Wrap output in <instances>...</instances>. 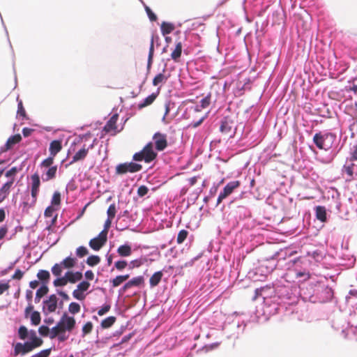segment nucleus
Instances as JSON below:
<instances>
[{"mask_svg": "<svg viewBox=\"0 0 357 357\" xmlns=\"http://www.w3.org/2000/svg\"><path fill=\"white\" fill-rule=\"evenodd\" d=\"M76 321L73 317L63 314L56 325L51 329L50 339L57 337L60 342H65L69 337L67 332L70 333L75 327Z\"/></svg>", "mask_w": 357, "mask_h": 357, "instance_id": "f257e3e1", "label": "nucleus"}, {"mask_svg": "<svg viewBox=\"0 0 357 357\" xmlns=\"http://www.w3.org/2000/svg\"><path fill=\"white\" fill-rule=\"evenodd\" d=\"M157 157V153L153 151V143L149 142L143 149L135 153L132 159L135 161L144 160L145 162H151Z\"/></svg>", "mask_w": 357, "mask_h": 357, "instance_id": "f03ea898", "label": "nucleus"}, {"mask_svg": "<svg viewBox=\"0 0 357 357\" xmlns=\"http://www.w3.org/2000/svg\"><path fill=\"white\" fill-rule=\"evenodd\" d=\"M77 260L75 257L68 256L63 259L60 263L55 264L52 267V273L54 276L59 277L63 271V269H70L74 268L77 264Z\"/></svg>", "mask_w": 357, "mask_h": 357, "instance_id": "7ed1b4c3", "label": "nucleus"}, {"mask_svg": "<svg viewBox=\"0 0 357 357\" xmlns=\"http://www.w3.org/2000/svg\"><path fill=\"white\" fill-rule=\"evenodd\" d=\"M335 139V135L331 133H316L313 137V142L319 149L327 150L331 147Z\"/></svg>", "mask_w": 357, "mask_h": 357, "instance_id": "20e7f679", "label": "nucleus"}, {"mask_svg": "<svg viewBox=\"0 0 357 357\" xmlns=\"http://www.w3.org/2000/svg\"><path fill=\"white\" fill-rule=\"evenodd\" d=\"M142 169V166L139 164L135 162H124L118 165L116 167V174H124L128 172L135 173L140 171Z\"/></svg>", "mask_w": 357, "mask_h": 357, "instance_id": "39448f33", "label": "nucleus"}, {"mask_svg": "<svg viewBox=\"0 0 357 357\" xmlns=\"http://www.w3.org/2000/svg\"><path fill=\"white\" fill-rule=\"evenodd\" d=\"M155 146L157 151H162L167 146V135L160 132H156L153 137Z\"/></svg>", "mask_w": 357, "mask_h": 357, "instance_id": "423d86ee", "label": "nucleus"}, {"mask_svg": "<svg viewBox=\"0 0 357 357\" xmlns=\"http://www.w3.org/2000/svg\"><path fill=\"white\" fill-rule=\"evenodd\" d=\"M107 237L105 236V234H99L96 238H93L89 241V246L96 251H98L107 242Z\"/></svg>", "mask_w": 357, "mask_h": 357, "instance_id": "0eeeda50", "label": "nucleus"}, {"mask_svg": "<svg viewBox=\"0 0 357 357\" xmlns=\"http://www.w3.org/2000/svg\"><path fill=\"white\" fill-rule=\"evenodd\" d=\"M31 197L33 202L35 203L37 199V196L39 192V188L40 185V180L38 174L35 173L31 176Z\"/></svg>", "mask_w": 357, "mask_h": 357, "instance_id": "6e6552de", "label": "nucleus"}, {"mask_svg": "<svg viewBox=\"0 0 357 357\" xmlns=\"http://www.w3.org/2000/svg\"><path fill=\"white\" fill-rule=\"evenodd\" d=\"M34 349L29 343V342H26L24 344L18 342L15 345L14 348V355L18 356L20 354L24 355L29 352H31Z\"/></svg>", "mask_w": 357, "mask_h": 357, "instance_id": "1a4fd4ad", "label": "nucleus"}, {"mask_svg": "<svg viewBox=\"0 0 357 357\" xmlns=\"http://www.w3.org/2000/svg\"><path fill=\"white\" fill-rule=\"evenodd\" d=\"M89 148L86 147L84 145L79 151H78L73 157L72 160L69 162V164L66 165V167L76 162L79 160H83L87 155L89 153Z\"/></svg>", "mask_w": 357, "mask_h": 357, "instance_id": "9d476101", "label": "nucleus"}, {"mask_svg": "<svg viewBox=\"0 0 357 357\" xmlns=\"http://www.w3.org/2000/svg\"><path fill=\"white\" fill-rule=\"evenodd\" d=\"M118 117L119 116L117 114H114L104 126L103 130L105 131L106 132H110L112 131L115 132L117 128L116 122L118 120Z\"/></svg>", "mask_w": 357, "mask_h": 357, "instance_id": "9b49d317", "label": "nucleus"}, {"mask_svg": "<svg viewBox=\"0 0 357 357\" xmlns=\"http://www.w3.org/2000/svg\"><path fill=\"white\" fill-rule=\"evenodd\" d=\"M57 301L56 296L52 294L49 296V298L44 302L49 312H55L57 307Z\"/></svg>", "mask_w": 357, "mask_h": 357, "instance_id": "f8f14e48", "label": "nucleus"}, {"mask_svg": "<svg viewBox=\"0 0 357 357\" xmlns=\"http://www.w3.org/2000/svg\"><path fill=\"white\" fill-rule=\"evenodd\" d=\"M47 169L42 175L43 181H48L56 178L57 172V166L54 165L51 167H47Z\"/></svg>", "mask_w": 357, "mask_h": 357, "instance_id": "ddd939ff", "label": "nucleus"}, {"mask_svg": "<svg viewBox=\"0 0 357 357\" xmlns=\"http://www.w3.org/2000/svg\"><path fill=\"white\" fill-rule=\"evenodd\" d=\"M65 274L68 282L72 284L76 283L77 282L81 280L83 278L82 273L79 271H67Z\"/></svg>", "mask_w": 357, "mask_h": 357, "instance_id": "4468645a", "label": "nucleus"}, {"mask_svg": "<svg viewBox=\"0 0 357 357\" xmlns=\"http://www.w3.org/2000/svg\"><path fill=\"white\" fill-rule=\"evenodd\" d=\"M22 140V137L20 134H17L10 137L6 144L5 148L2 149L3 151H6L10 149L15 144L19 143Z\"/></svg>", "mask_w": 357, "mask_h": 357, "instance_id": "2eb2a0df", "label": "nucleus"}, {"mask_svg": "<svg viewBox=\"0 0 357 357\" xmlns=\"http://www.w3.org/2000/svg\"><path fill=\"white\" fill-rule=\"evenodd\" d=\"M166 73V68L165 67L162 70V72L160 73H158L155 76V77L153 79V85L156 86H158L160 84L165 83L169 75H167L165 74Z\"/></svg>", "mask_w": 357, "mask_h": 357, "instance_id": "dca6fc26", "label": "nucleus"}, {"mask_svg": "<svg viewBox=\"0 0 357 357\" xmlns=\"http://www.w3.org/2000/svg\"><path fill=\"white\" fill-rule=\"evenodd\" d=\"M13 185V184H12V181L6 182L0 188V203L8 196Z\"/></svg>", "mask_w": 357, "mask_h": 357, "instance_id": "f3484780", "label": "nucleus"}, {"mask_svg": "<svg viewBox=\"0 0 357 357\" xmlns=\"http://www.w3.org/2000/svg\"><path fill=\"white\" fill-rule=\"evenodd\" d=\"M62 149L61 142L60 140H54L50 144V155L55 157Z\"/></svg>", "mask_w": 357, "mask_h": 357, "instance_id": "a211bd4d", "label": "nucleus"}, {"mask_svg": "<svg viewBox=\"0 0 357 357\" xmlns=\"http://www.w3.org/2000/svg\"><path fill=\"white\" fill-rule=\"evenodd\" d=\"M240 184H241V183L239 181H233L228 183L225 186V190H224L225 198L226 197H227L228 195H229L230 194H231L232 192L234 191V190L238 188L240 186Z\"/></svg>", "mask_w": 357, "mask_h": 357, "instance_id": "6ab92c4d", "label": "nucleus"}, {"mask_svg": "<svg viewBox=\"0 0 357 357\" xmlns=\"http://www.w3.org/2000/svg\"><path fill=\"white\" fill-rule=\"evenodd\" d=\"M144 282V279L143 276H137V277L133 278L123 286V289L126 290V289H129L133 286H135V287L139 286V285L142 284Z\"/></svg>", "mask_w": 357, "mask_h": 357, "instance_id": "aec40b11", "label": "nucleus"}, {"mask_svg": "<svg viewBox=\"0 0 357 357\" xmlns=\"http://www.w3.org/2000/svg\"><path fill=\"white\" fill-rule=\"evenodd\" d=\"M357 169V166L353 162H347L342 169V172L347 174L349 179L351 180L353 177L354 169Z\"/></svg>", "mask_w": 357, "mask_h": 357, "instance_id": "412c9836", "label": "nucleus"}, {"mask_svg": "<svg viewBox=\"0 0 357 357\" xmlns=\"http://www.w3.org/2000/svg\"><path fill=\"white\" fill-rule=\"evenodd\" d=\"M182 43L181 42H178L176 45V47L173 52L171 54V58L173 59L175 62H178L179 59L181 56L182 53Z\"/></svg>", "mask_w": 357, "mask_h": 357, "instance_id": "4be33fe9", "label": "nucleus"}, {"mask_svg": "<svg viewBox=\"0 0 357 357\" xmlns=\"http://www.w3.org/2000/svg\"><path fill=\"white\" fill-rule=\"evenodd\" d=\"M316 218L322 222L326 221V211L324 206H318L315 208Z\"/></svg>", "mask_w": 357, "mask_h": 357, "instance_id": "5701e85b", "label": "nucleus"}, {"mask_svg": "<svg viewBox=\"0 0 357 357\" xmlns=\"http://www.w3.org/2000/svg\"><path fill=\"white\" fill-rule=\"evenodd\" d=\"M117 253L121 257H128L132 254L131 246L128 244L122 245L118 248Z\"/></svg>", "mask_w": 357, "mask_h": 357, "instance_id": "b1692460", "label": "nucleus"}, {"mask_svg": "<svg viewBox=\"0 0 357 357\" xmlns=\"http://www.w3.org/2000/svg\"><path fill=\"white\" fill-rule=\"evenodd\" d=\"M175 29L174 25L172 23L163 22L161 24L160 29L161 33L163 36L167 35L172 32Z\"/></svg>", "mask_w": 357, "mask_h": 357, "instance_id": "393cba45", "label": "nucleus"}, {"mask_svg": "<svg viewBox=\"0 0 357 357\" xmlns=\"http://www.w3.org/2000/svg\"><path fill=\"white\" fill-rule=\"evenodd\" d=\"M154 39L155 36L153 34L151 38L150 41V47H149V56H148V63H147V67L150 68L152 65L153 62V58L154 54Z\"/></svg>", "mask_w": 357, "mask_h": 357, "instance_id": "a878e982", "label": "nucleus"}, {"mask_svg": "<svg viewBox=\"0 0 357 357\" xmlns=\"http://www.w3.org/2000/svg\"><path fill=\"white\" fill-rule=\"evenodd\" d=\"M162 271H158L155 272L149 280L150 285L151 287H155L157 286L159 282H160L162 278Z\"/></svg>", "mask_w": 357, "mask_h": 357, "instance_id": "bb28decb", "label": "nucleus"}, {"mask_svg": "<svg viewBox=\"0 0 357 357\" xmlns=\"http://www.w3.org/2000/svg\"><path fill=\"white\" fill-rule=\"evenodd\" d=\"M156 97H157L156 94H155V93L151 94L150 96L146 97L142 102L139 104L138 107L139 109H142V108H144L145 107H147V106L151 105L155 100Z\"/></svg>", "mask_w": 357, "mask_h": 357, "instance_id": "cd10ccee", "label": "nucleus"}, {"mask_svg": "<svg viewBox=\"0 0 357 357\" xmlns=\"http://www.w3.org/2000/svg\"><path fill=\"white\" fill-rule=\"evenodd\" d=\"M18 172V169L16 167H12L10 169L7 171L5 174L6 177L8 178L9 180L7 182H11L12 184H14L15 181V176Z\"/></svg>", "mask_w": 357, "mask_h": 357, "instance_id": "c85d7f7f", "label": "nucleus"}, {"mask_svg": "<svg viewBox=\"0 0 357 357\" xmlns=\"http://www.w3.org/2000/svg\"><path fill=\"white\" fill-rule=\"evenodd\" d=\"M116 319L114 316H110L101 321L100 326L102 328H110L116 321Z\"/></svg>", "mask_w": 357, "mask_h": 357, "instance_id": "c756f323", "label": "nucleus"}, {"mask_svg": "<svg viewBox=\"0 0 357 357\" xmlns=\"http://www.w3.org/2000/svg\"><path fill=\"white\" fill-rule=\"evenodd\" d=\"M129 278V275H119L112 280V286L116 287Z\"/></svg>", "mask_w": 357, "mask_h": 357, "instance_id": "7c9ffc66", "label": "nucleus"}, {"mask_svg": "<svg viewBox=\"0 0 357 357\" xmlns=\"http://www.w3.org/2000/svg\"><path fill=\"white\" fill-rule=\"evenodd\" d=\"M30 318L31 324L34 326H38L40 323L41 317L40 312L38 311H33Z\"/></svg>", "mask_w": 357, "mask_h": 357, "instance_id": "2f4dec72", "label": "nucleus"}, {"mask_svg": "<svg viewBox=\"0 0 357 357\" xmlns=\"http://www.w3.org/2000/svg\"><path fill=\"white\" fill-rule=\"evenodd\" d=\"M100 262V257L98 255H91L86 259V264L89 266H94Z\"/></svg>", "mask_w": 357, "mask_h": 357, "instance_id": "473e14b6", "label": "nucleus"}, {"mask_svg": "<svg viewBox=\"0 0 357 357\" xmlns=\"http://www.w3.org/2000/svg\"><path fill=\"white\" fill-rule=\"evenodd\" d=\"M54 160V157L50 155L48 158H45L42 161V162L40 165V168H47L53 167Z\"/></svg>", "mask_w": 357, "mask_h": 357, "instance_id": "72a5a7b5", "label": "nucleus"}, {"mask_svg": "<svg viewBox=\"0 0 357 357\" xmlns=\"http://www.w3.org/2000/svg\"><path fill=\"white\" fill-rule=\"evenodd\" d=\"M37 277L43 282H47L50 278V275L46 270H40L37 273Z\"/></svg>", "mask_w": 357, "mask_h": 357, "instance_id": "f704fd0d", "label": "nucleus"}, {"mask_svg": "<svg viewBox=\"0 0 357 357\" xmlns=\"http://www.w3.org/2000/svg\"><path fill=\"white\" fill-rule=\"evenodd\" d=\"M31 341L29 343L31 344L33 349L40 347L43 341L41 338L37 337L36 334L34 333V337H31Z\"/></svg>", "mask_w": 357, "mask_h": 357, "instance_id": "c9c22d12", "label": "nucleus"}, {"mask_svg": "<svg viewBox=\"0 0 357 357\" xmlns=\"http://www.w3.org/2000/svg\"><path fill=\"white\" fill-rule=\"evenodd\" d=\"M188 236V231L185 229L181 230L177 236L176 242L178 244H181L187 238Z\"/></svg>", "mask_w": 357, "mask_h": 357, "instance_id": "e433bc0d", "label": "nucleus"}, {"mask_svg": "<svg viewBox=\"0 0 357 357\" xmlns=\"http://www.w3.org/2000/svg\"><path fill=\"white\" fill-rule=\"evenodd\" d=\"M68 280L66 278V274L63 277H60L54 280L53 284L55 287H63L68 284Z\"/></svg>", "mask_w": 357, "mask_h": 357, "instance_id": "4c0bfd02", "label": "nucleus"}, {"mask_svg": "<svg viewBox=\"0 0 357 357\" xmlns=\"http://www.w3.org/2000/svg\"><path fill=\"white\" fill-rule=\"evenodd\" d=\"M93 326L92 322L88 321L86 322L82 327V336L84 337L85 335L89 334L91 333L93 330Z\"/></svg>", "mask_w": 357, "mask_h": 357, "instance_id": "58836bf2", "label": "nucleus"}, {"mask_svg": "<svg viewBox=\"0 0 357 357\" xmlns=\"http://www.w3.org/2000/svg\"><path fill=\"white\" fill-rule=\"evenodd\" d=\"M75 252L77 257L82 258L89 254V250L84 246H79L76 249Z\"/></svg>", "mask_w": 357, "mask_h": 357, "instance_id": "ea45409f", "label": "nucleus"}, {"mask_svg": "<svg viewBox=\"0 0 357 357\" xmlns=\"http://www.w3.org/2000/svg\"><path fill=\"white\" fill-rule=\"evenodd\" d=\"M68 310L71 314H75L80 311V305L77 303L73 302L70 303Z\"/></svg>", "mask_w": 357, "mask_h": 357, "instance_id": "a19ab883", "label": "nucleus"}, {"mask_svg": "<svg viewBox=\"0 0 357 357\" xmlns=\"http://www.w3.org/2000/svg\"><path fill=\"white\" fill-rule=\"evenodd\" d=\"M116 213V208L115 204H111L107 211V218L114 219Z\"/></svg>", "mask_w": 357, "mask_h": 357, "instance_id": "79ce46f5", "label": "nucleus"}, {"mask_svg": "<svg viewBox=\"0 0 357 357\" xmlns=\"http://www.w3.org/2000/svg\"><path fill=\"white\" fill-rule=\"evenodd\" d=\"M38 333L44 337L49 336L50 338L51 329L47 326H40L38 328Z\"/></svg>", "mask_w": 357, "mask_h": 357, "instance_id": "37998d69", "label": "nucleus"}, {"mask_svg": "<svg viewBox=\"0 0 357 357\" xmlns=\"http://www.w3.org/2000/svg\"><path fill=\"white\" fill-rule=\"evenodd\" d=\"M18 335L21 340H25L28 336V330L26 326H21L18 329Z\"/></svg>", "mask_w": 357, "mask_h": 357, "instance_id": "c03bdc74", "label": "nucleus"}, {"mask_svg": "<svg viewBox=\"0 0 357 357\" xmlns=\"http://www.w3.org/2000/svg\"><path fill=\"white\" fill-rule=\"evenodd\" d=\"M49 289L46 285L40 287L36 291L37 298H41L48 293Z\"/></svg>", "mask_w": 357, "mask_h": 357, "instance_id": "a18cd8bd", "label": "nucleus"}, {"mask_svg": "<svg viewBox=\"0 0 357 357\" xmlns=\"http://www.w3.org/2000/svg\"><path fill=\"white\" fill-rule=\"evenodd\" d=\"M52 205L54 206H59L61 204V194L59 192H55L53 194L52 201H51Z\"/></svg>", "mask_w": 357, "mask_h": 357, "instance_id": "49530a36", "label": "nucleus"}, {"mask_svg": "<svg viewBox=\"0 0 357 357\" xmlns=\"http://www.w3.org/2000/svg\"><path fill=\"white\" fill-rule=\"evenodd\" d=\"M17 114L20 116H22L23 119L26 118V111L22 100L18 102Z\"/></svg>", "mask_w": 357, "mask_h": 357, "instance_id": "de8ad7c7", "label": "nucleus"}, {"mask_svg": "<svg viewBox=\"0 0 357 357\" xmlns=\"http://www.w3.org/2000/svg\"><path fill=\"white\" fill-rule=\"evenodd\" d=\"M52 349H47L40 351V352L33 355L31 357H49L50 355Z\"/></svg>", "mask_w": 357, "mask_h": 357, "instance_id": "09e8293b", "label": "nucleus"}, {"mask_svg": "<svg viewBox=\"0 0 357 357\" xmlns=\"http://www.w3.org/2000/svg\"><path fill=\"white\" fill-rule=\"evenodd\" d=\"M90 287V283L87 281H82L81 282L77 287V289H78L79 291H82L83 293L89 289Z\"/></svg>", "mask_w": 357, "mask_h": 357, "instance_id": "8fccbe9b", "label": "nucleus"}, {"mask_svg": "<svg viewBox=\"0 0 357 357\" xmlns=\"http://www.w3.org/2000/svg\"><path fill=\"white\" fill-rule=\"evenodd\" d=\"M73 296L75 298L79 301H83L86 296L85 294L78 289H76L73 291Z\"/></svg>", "mask_w": 357, "mask_h": 357, "instance_id": "3c124183", "label": "nucleus"}, {"mask_svg": "<svg viewBox=\"0 0 357 357\" xmlns=\"http://www.w3.org/2000/svg\"><path fill=\"white\" fill-rule=\"evenodd\" d=\"M113 219L107 218L105 222L104 229L100 232V234H105V236L107 237V233L109 227H111Z\"/></svg>", "mask_w": 357, "mask_h": 357, "instance_id": "603ef678", "label": "nucleus"}, {"mask_svg": "<svg viewBox=\"0 0 357 357\" xmlns=\"http://www.w3.org/2000/svg\"><path fill=\"white\" fill-rule=\"evenodd\" d=\"M145 10L151 21L154 22L157 20L156 15L153 13V11L149 6H145Z\"/></svg>", "mask_w": 357, "mask_h": 357, "instance_id": "864d4df0", "label": "nucleus"}, {"mask_svg": "<svg viewBox=\"0 0 357 357\" xmlns=\"http://www.w3.org/2000/svg\"><path fill=\"white\" fill-rule=\"evenodd\" d=\"M149 192V188L145 185H141L137 189V195L139 197L145 196Z\"/></svg>", "mask_w": 357, "mask_h": 357, "instance_id": "5fc2aeb1", "label": "nucleus"}, {"mask_svg": "<svg viewBox=\"0 0 357 357\" xmlns=\"http://www.w3.org/2000/svg\"><path fill=\"white\" fill-rule=\"evenodd\" d=\"M210 105V98L208 96H206L204 98H202L200 101V107L202 109H205L208 107Z\"/></svg>", "mask_w": 357, "mask_h": 357, "instance_id": "6e6d98bb", "label": "nucleus"}, {"mask_svg": "<svg viewBox=\"0 0 357 357\" xmlns=\"http://www.w3.org/2000/svg\"><path fill=\"white\" fill-rule=\"evenodd\" d=\"M144 262V260L142 259H135L130 261V267L132 268H137L142 266Z\"/></svg>", "mask_w": 357, "mask_h": 357, "instance_id": "4d7b16f0", "label": "nucleus"}, {"mask_svg": "<svg viewBox=\"0 0 357 357\" xmlns=\"http://www.w3.org/2000/svg\"><path fill=\"white\" fill-rule=\"evenodd\" d=\"M55 208L52 206H50L46 208L44 215L47 218H50L52 216L54 211H55Z\"/></svg>", "mask_w": 357, "mask_h": 357, "instance_id": "13d9d810", "label": "nucleus"}, {"mask_svg": "<svg viewBox=\"0 0 357 357\" xmlns=\"http://www.w3.org/2000/svg\"><path fill=\"white\" fill-rule=\"evenodd\" d=\"M127 262L124 260L123 261H118L115 263V267L119 270L121 271L124 269L127 266Z\"/></svg>", "mask_w": 357, "mask_h": 357, "instance_id": "bf43d9fd", "label": "nucleus"}, {"mask_svg": "<svg viewBox=\"0 0 357 357\" xmlns=\"http://www.w3.org/2000/svg\"><path fill=\"white\" fill-rule=\"evenodd\" d=\"M24 275V272L20 269H17L15 273L12 275L13 280H21Z\"/></svg>", "mask_w": 357, "mask_h": 357, "instance_id": "052dcab7", "label": "nucleus"}, {"mask_svg": "<svg viewBox=\"0 0 357 357\" xmlns=\"http://www.w3.org/2000/svg\"><path fill=\"white\" fill-rule=\"evenodd\" d=\"M351 83L352 86H350L347 91H353L355 94H357V78L353 79Z\"/></svg>", "mask_w": 357, "mask_h": 357, "instance_id": "680f3d73", "label": "nucleus"}, {"mask_svg": "<svg viewBox=\"0 0 357 357\" xmlns=\"http://www.w3.org/2000/svg\"><path fill=\"white\" fill-rule=\"evenodd\" d=\"M110 305H104L102 307H101L98 311V314L99 316H102L104 315L105 314H106L107 312L109 311L110 310Z\"/></svg>", "mask_w": 357, "mask_h": 357, "instance_id": "e2e57ef3", "label": "nucleus"}, {"mask_svg": "<svg viewBox=\"0 0 357 357\" xmlns=\"http://www.w3.org/2000/svg\"><path fill=\"white\" fill-rule=\"evenodd\" d=\"M10 288V284L8 282H0V295L3 294L4 291L8 290Z\"/></svg>", "mask_w": 357, "mask_h": 357, "instance_id": "0e129e2a", "label": "nucleus"}, {"mask_svg": "<svg viewBox=\"0 0 357 357\" xmlns=\"http://www.w3.org/2000/svg\"><path fill=\"white\" fill-rule=\"evenodd\" d=\"M33 305L31 304V303H29L28 306L26 307V309L24 310V316L26 318H27L29 317V315L33 311Z\"/></svg>", "mask_w": 357, "mask_h": 357, "instance_id": "69168bd1", "label": "nucleus"}, {"mask_svg": "<svg viewBox=\"0 0 357 357\" xmlns=\"http://www.w3.org/2000/svg\"><path fill=\"white\" fill-rule=\"evenodd\" d=\"M206 118V115H202V116L199 117V120L197 121H195L193 123H191V126L193 127V128H197L198 127L202 122Z\"/></svg>", "mask_w": 357, "mask_h": 357, "instance_id": "338daca9", "label": "nucleus"}, {"mask_svg": "<svg viewBox=\"0 0 357 357\" xmlns=\"http://www.w3.org/2000/svg\"><path fill=\"white\" fill-rule=\"evenodd\" d=\"M356 160H357V144L356 146H354V150L351 153V161Z\"/></svg>", "mask_w": 357, "mask_h": 357, "instance_id": "774afa93", "label": "nucleus"}]
</instances>
